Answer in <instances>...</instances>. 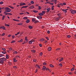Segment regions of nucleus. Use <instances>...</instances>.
Wrapping results in <instances>:
<instances>
[{"label": "nucleus", "mask_w": 76, "mask_h": 76, "mask_svg": "<svg viewBox=\"0 0 76 76\" xmlns=\"http://www.w3.org/2000/svg\"><path fill=\"white\" fill-rule=\"evenodd\" d=\"M4 9L5 11L7 12H10V9L9 8V7H5Z\"/></svg>", "instance_id": "obj_1"}, {"label": "nucleus", "mask_w": 76, "mask_h": 76, "mask_svg": "<svg viewBox=\"0 0 76 76\" xmlns=\"http://www.w3.org/2000/svg\"><path fill=\"white\" fill-rule=\"evenodd\" d=\"M70 11L72 15H74L75 13H76V10H70Z\"/></svg>", "instance_id": "obj_2"}, {"label": "nucleus", "mask_w": 76, "mask_h": 76, "mask_svg": "<svg viewBox=\"0 0 76 76\" xmlns=\"http://www.w3.org/2000/svg\"><path fill=\"white\" fill-rule=\"evenodd\" d=\"M0 61H6V59L5 58H1L0 59Z\"/></svg>", "instance_id": "obj_3"}, {"label": "nucleus", "mask_w": 76, "mask_h": 76, "mask_svg": "<svg viewBox=\"0 0 76 76\" xmlns=\"http://www.w3.org/2000/svg\"><path fill=\"white\" fill-rule=\"evenodd\" d=\"M61 17H58L56 18L55 19V20L56 21H58L59 20V19H60V18H61Z\"/></svg>", "instance_id": "obj_4"}, {"label": "nucleus", "mask_w": 76, "mask_h": 76, "mask_svg": "<svg viewBox=\"0 0 76 76\" xmlns=\"http://www.w3.org/2000/svg\"><path fill=\"white\" fill-rule=\"evenodd\" d=\"M48 50L49 51H50L51 50V47H49L48 48Z\"/></svg>", "instance_id": "obj_5"}, {"label": "nucleus", "mask_w": 76, "mask_h": 76, "mask_svg": "<svg viewBox=\"0 0 76 76\" xmlns=\"http://www.w3.org/2000/svg\"><path fill=\"white\" fill-rule=\"evenodd\" d=\"M37 18L39 19H41L42 18V16H37Z\"/></svg>", "instance_id": "obj_6"}, {"label": "nucleus", "mask_w": 76, "mask_h": 76, "mask_svg": "<svg viewBox=\"0 0 76 76\" xmlns=\"http://www.w3.org/2000/svg\"><path fill=\"white\" fill-rule=\"evenodd\" d=\"M44 41V38L41 39H40L39 40V41L40 42H43Z\"/></svg>", "instance_id": "obj_7"}, {"label": "nucleus", "mask_w": 76, "mask_h": 76, "mask_svg": "<svg viewBox=\"0 0 76 76\" xmlns=\"http://www.w3.org/2000/svg\"><path fill=\"white\" fill-rule=\"evenodd\" d=\"M20 6H21L22 5H25L26 4L25 3H20Z\"/></svg>", "instance_id": "obj_8"}, {"label": "nucleus", "mask_w": 76, "mask_h": 76, "mask_svg": "<svg viewBox=\"0 0 76 76\" xmlns=\"http://www.w3.org/2000/svg\"><path fill=\"white\" fill-rule=\"evenodd\" d=\"M44 14H43L42 13L40 12L39 14V15L40 16H43Z\"/></svg>", "instance_id": "obj_9"}, {"label": "nucleus", "mask_w": 76, "mask_h": 76, "mask_svg": "<svg viewBox=\"0 0 76 76\" xmlns=\"http://www.w3.org/2000/svg\"><path fill=\"white\" fill-rule=\"evenodd\" d=\"M29 8H30V9H32L34 8V7L33 6H32L29 7Z\"/></svg>", "instance_id": "obj_10"}, {"label": "nucleus", "mask_w": 76, "mask_h": 76, "mask_svg": "<svg viewBox=\"0 0 76 76\" xmlns=\"http://www.w3.org/2000/svg\"><path fill=\"white\" fill-rule=\"evenodd\" d=\"M36 67H37V68H38V69H40V67L39 66V65H36Z\"/></svg>", "instance_id": "obj_11"}, {"label": "nucleus", "mask_w": 76, "mask_h": 76, "mask_svg": "<svg viewBox=\"0 0 76 76\" xmlns=\"http://www.w3.org/2000/svg\"><path fill=\"white\" fill-rule=\"evenodd\" d=\"M0 61V63L1 64H3L4 63V61Z\"/></svg>", "instance_id": "obj_12"}, {"label": "nucleus", "mask_w": 76, "mask_h": 76, "mask_svg": "<svg viewBox=\"0 0 76 76\" xmlns=\"http://www.w3.org/2000/svg\"><path fill=\"white\" fill-rule=\"evenodd\" d=\"M56 1V0H52V1H51V2H56V1Z\"/></svg>", "instance_id": "obj_13"}, {"label": "nucleus", "mask_w": 76, "mask_h": 76, "mask_svg": "<svg viewBox=\"0 0 76 76\" xmlns=\"http://www.w3.org/2000/svg\"><path fill=\"white\" fill-rule=\"evenodd\" d=\"M46 69V67L45 66H43V68L42 69V70H44Z\"/></svg>", "instance_id": "obj_14"}, {"label": "nucleus", "mask_w": 76, "mask_h": 76, "mask_svg": "<svg viewBox=\"0 0 76 76\" xmlns=\"http://www.w3.org/2000/svg\"><path fill=\"white\" fill-rule=\"evenodd\" d=\"M62 11H63V12H65V13H66L67 12L66 10H64V9H63V10H62Z\"/></svg>", "instance_id": "obj_15"}, {"label": "nucleus", "mask_w": 76, "mask_h": 76, "mask_svg": "<svg viewBox=\"0 0 76 76\" xmlns=\"http://www.w3.org/2000/svg\"><path fill=\"white\" fill-rule=\"evenodd\" d=\"M57 15H58V16L59 18H61V14H60V13H58V14H57Z\"/></svg>", "instance_id": "obj_16"}, {"label": "nucleus", "mask_w": 76, "mask_h": 76, "mask_svg": "<svg viewBox=\"0 0 76 76\" xmlns=\"http://www.w3.org/2000/svg\"><path fill=\"white\" fill-rule=\"evenodd\" d=\"M28 28L30 29H32L33 28V27L31 26H28Z\"/></svg>", "instance_id": "obj_17"}, {"label": "nucleus", "mask_w": 76, "mask_h": 76, "mask_svg": "<svg viewBox=\"0 0 76 76\" xmlns=\"http://www.w3.org/2000/svg\"><path fill=\"white\" fill-rule=\"evenodd\" d=\"M31 52H32V53H35L36 51L34 50H31Z\"/></svg>", "instance_id": "obj_18"}, {"label": "nucleus", "mask_w": 76, "mask_h": 76, "mask_svg": "<svg viewBox=\"0 0 76 76\" xmlns=\"http://www.w3.org/2000/svg\"><path fill=\"white\" fill-rule=\"evenodd\" d=\"M23 24V23H18L17 25H20L21 26Z\"/></svg>", "instance_id": "obj_19"}, {"label": "nucleus", "mask_w": 76, "mask_h": 76, "mask_svg": "<svg viewBox=\"0 0 76 76\" xmlns=\"http://www.w3.org/2000/svg\"><path fill=\"white\" fill-rule=\"evenodd\" d=\"M13 20H14V21H17V22H19L20 21H19V20H17L15 19H13Z\"/></svg>", "instance_id": "obj_20"}, {"label": "nucleus", "mask_w": 76, "mask_h": 76, "mask_svg": "<svg viewBox=\"0 0 76 76\" xmlns=\"http://www.w3.org/2000/svg\"><path fill=\"white\" fill-rule=\"evenodd\" d=\"M13 61L15 62H16L17 61V59L15 58H14L13 59Z\"/></svg>", "instance_id": "obj_21"}, {"label": "nucleus", "mask_w": 76, "mask_h": 76, "mask_svg": "<svg viewBox=\"0 0 76 76\" xmlns=\"http://www.w3.org/2000/svg\"><path fill=\"white\" fill-rule=\"evenodd\" d=\"M29 22L30 20H29V19H27L26 21V23H29Z\"/></svg>", "instance_id": "obj_22"}, {"label": "nucleus", "mask_w": 76, "mask_h": 76, "mask_svg": "<svg viewBox=\"0 0 76 76\" xmlns=\"http://www.w3.org/2000/svg\"><path fill=\"white\" fill-rule=\"evenodd\" d=\"M2 53L3 54H5V53H6V52L5 51H3L2 52Z\"/></svg>", "instance_id": "obj_23"}, {"label": "nucleus", "mask_w": 76, "mask_h": 76, "mask_svg": "<svg viewBox=\"0 0 76 76\" xmlns=\"http://www.w3.org/2000/svg\"><path fill=\"white\" fill-rule=\"evenodd\" d=\"M63 60V58H61V59L60 60H59V61L61 62Z\"/></svg>", "instance_id": "obj_24"}, {"label": "nucleus", "mask_w": 76, "mask_h": 76, "mask_svg": "<svg viewBox=\"0 0 76 76\" xmlns=\"http://www.w3.org/2000/svg\"><path fill=\"white\" fill-rule=\"evenodd\" d=\"M74 70V68L73 67V68H72L71 70V71L72 72Z\"/></svg>", "instance_id": "obj_25"}, {"label": "nucleus", "mask_w": 76, "mask_h": 76, "mask_svg": "<svg viewBox=\"0 0 76 76\" xmlns=\"http://www.w3.org/2000/svg\"><path fill=\"white\" fill-rule=\"evenodd\" d=\"M54 6H52V7H51V10H53V9H54Z\"/></svg>", "instance_id": "obj_26"}, {"label": "nucleus", "mask_w": 76, "mask_h": 76, "mask_svg": "<svg viewBox=\"0 0 76 76\" xmlns=\"http://www.w3.org/2000/svg\"><path fill=\"white\" fill-rule=\"evenodd\" d=\"M32 42H31V41H30L28 42V43L29 44H31L32 43Z\"/></svg>", "instance_id": "obj_27"}, {"label": "nucleus", "mask_w": 76, "mask_h": 76, "mask_svg": "<svg viewBox=\"0 0 76 76\" xmlns=\"http://www.w3.org/2000/svg\"><path fill=\"white\" fill-rule=\"evenodd\" d=\"M34 23H38V21L36 20V21H34Z\"/></svg>", "instance_id": "obj_28"}, {"label": "nucleus", "mask_w": 76, "mask_h": 76, "mask_svg": "<svg viewBox=\"0 0 76 76\" xmlns=\"http://www.w3.org/2000/svg\"><path fill=\"white\" fill-rule=\"evenodd\" d=\"M6 58L7 59H8L9 58V57H8V55H6Z\"/></svg>", "instance_id": "obj_29"}, {"label": "nucleus", "mask_w": 76, "mask_h": 76, "mask_svg": "<svg viewBox=\"0 0 76 76\" xmlns=\"http://www.w3.org/2000/svg\"><path fill=\"white\" fill-rule=\"evenodd\" d=\"M32 21H33V22L36 21V20H35V19H34V18L32 19Z\"/></svg>", "instance_id": "obj_30"}, {"label": "nucleus", "mask_w": 76, "mask_h": 76, "mask_svg": "<svg viewBox=\"0 0 76 76\" xmlns=\"http://www.w3.org/2000/svg\"><path fill=\"white\" fill-rule=\"evenodd\" d=\"M47 10L48 11L47 12H50V8H48V9H47Z\"/></svg>", "instance_id": "obj_31"}, {"label": "nucleus", "mask_w": 76, "mask_h": 76, "mask_svg": "<svg viewBox=\"0 0 76 76\" xmlns=\"http://www.w3.org/2000/svg\"><path fill=\"white\" fill-rule=\"evenodd\" d=\"M45 12L44 11H43L42 12V13L43 14H45Z\"/></svg>", "instance_id": "obj_32"}, {"label": "nucleus", "mask_w": 76, "mask_h": 76, "mask_svg": "<svg viewBox=\"0 0 76 76\" xmlns=\"http://www.w3.org/2000/svg\"><path fill=\"white\" fill-rule=\"evenodd\" d=\"M33 12L35 13H37L38 12V11L36 10H33Z\"/></svg>", "instance_id": "obj_33"}, {"label": "nucleus", "mask_w": 76, "mask_h": 76, "mask_svg": "<svg viewBox=\"0 0 76 76\" xmlns=\"http://www.w3.org/2000/svg\"><path fill=\"white\" fill-rule=\"evenodd\" d=\"M59 66L60 67H62V64H59Z\"/></svg>", "instance_id": "obj_34"}, {"label": "nucleus", "mask_w": 76, "mask_h": 76, "mask_svg": "<svg viewBox=\"0 0 76 76\" xmlns=\"http://www.w3.org/2000/svg\"><path fill=\"white\" fill-rule=\"evenodd\" d=\"M13 53L15 54H17V53H18L17 51H15L14 52H13Z\"/></svg>", "instance_id": "obj_35"}, {"label": "nucleus", "mask_w": 76, "mask_h": 76, "mask_svg": "<svg viewBox=\"0 0 76 76\" xmlns=\"http://www.w3.org/2000/svg\"><path fill=\"white\" fill-rule=\"evenodd\" d=\"M3 54H0V57H1L2 56H3Z\"/></svg>", "instance_id": "obj_36"}, {"label": "nucleus", "mask_w": 76, "mask_h": 76, "mask_svg": "<svg viewBox=\"0 0 76 76\" xmlns=\"http://www.w3.org/2000/svg\"><path fill=\"white\" fill-rule=\"evenodd\" d=\"M27 7H25V6H23V7H22V8H21V9H22V8H26Z\"/></svg>", "instance_id": "obj_37"}, {"label": "nucleus", "mask_w": 76, "mask_h": 76, "mask_svg": "<svg viewBox=\"0 0 76 76\" xmlns=\"http://www.w3.org/2000/svg\"><path fill=\"white\" fill-rule=\"evenodd\" d=\"M25 40L27 41V42H28V40L27 39V37H25Z\"/></svg>", "instance_id": "obj_38"}, {"label": "nucleus", "mask_w": 76, "mask_h": 76, "mask_svg": "<svg viewBox=\"0 0 76 76\" xmlns=\"http://www.w3.org/2000/svg\"><path fill=\"white\" fill-rule=\"evenodd\" d=\"M5 18V16H3V17H2V20H4Z\"/></svg>", "instance_id": "obj_39"}, {"label": "nucleus", "mask_w": 76, "mask_h": 76, "mask_svg": "<svg viewBox=\"0 0 76 76\" xmlns=\"http://www.w3.org/2000/svg\"><path fill=\"white\" fill-rule=\"evenodd\" d=\"M31 3L32 4H34V2L33 1H31Z\"/></svg>", "instance_id": "obj_40"}, {"label": "nucleus", "mask_w": 76, "mask_h": 76, "mask_svg": "<svg viewBox=\"0 0 76 76\" xmlns=\"http://www.w3.org/2000/svg\"><path fill=\"white\" fill-rule=\"evenodd\" d=\"M2 50H3V51H5L6 50L5 49V48H2Z\"/></svg>", "instance_id": "obj_41"}, {"label": "nucleus", "mask_w": 76, "mask_h": 76, "mask_svg": "<svg viewBox=\"0 0 76 76\" xmlns=\"http://www.w3.org/2000/svg\"><path fill=\"white\" fill-rule=\"evenodd\" d=\"M50 66L51 67H53V66L52 64L50 65Z\"/></svg>", "instance_id": "obj_42"}, {"label": "nucleus", "mask_w": 76, "mask_h": 76, "mask_svg": "<svg viewBox=\"0 0 76 76\" xmlns=\"http://www.w3.org/2000/svg\"><path fill=\"white\" fill-rule=\"evenodd\" d=\"M3 1H1V2H0V4H3Z\"/></svg>", "instance_id": "obj_43"}, {"label": "nucleus", "mask_w": 76, "mask_h": 76, "mask_svg": "<svg viewBox=\"0 0 76 76\" xmlns=\"http://www.w3.org/2000/svg\"><path fill=\"white\" fill-rule=\"evenodd\" d=\"M23 19H28V18H27V17H23Z\"/></svg>", "instance_id": "obj_44"}, {"label": "nucleus", "mask_w": 76, "mask_h": 76, "mask_svg": "<svg viewBox=\"0 0 76 76\" xmlns=\"http://www.w3.org/2000/svg\"><path fill=\"white\" fill-rule=\"evenodd\" d=\"M12 48H10V49H9V50L10 51H12Z\"/></svg>", "instance_id": "obj_45"}, {"label": "nucleus", "mask_w": 76, "mask_h": 76, "mask_svg": "<svg viewBox=\"0 0 76 76\" xmlns=\"http://www.w3.org/2000/svg\"><path fill=\"white\" fill-rule=\"evenodd\" d=\"M39 54L40 55V56H41L42 55V53H40V54Z\"/></svg>", "instance_id": "obj_46"}, {"label": "nucleus", "mask_w": 76, "mask_h": 76, "mask_svg": "<svg viewBox=\"0 0 76 76\" xmlns=\"http://www.w3.org/2000/svg\"><path fill=\"white\" fill-rule=\"evenodd\" d=\"M59 4V5H61V6H63V4Z\"/></svg>", "instance_id": "obj_47"}, {"label": "nucleus", "mask_w": 76, "mask_h": 76, "mask_svg": "<svg viewBox=\"0 0 76 76\" xmlns=\"http://www.w3.org/2000/svg\"><path fill=\"white\" fill-rule=\"evenodd\" d=\"M5 26H8V27L10 26V25H8V24H5Z\"/></svg>", "instance_id": "obj_48"}, {"label": "nucleus", "mask_w": 76, "mask_h": 76, "mask_svg": "<svg viewBox=\"0 0 76 76\" xmlns=\"http://www.w3.org/2000/svg\"><path fill=\"white\" fill-rule=\"evenodd\" d=\"M13 68H15V69H17V67L16 66H13Z\"/></svg>", "instance_id": "obj_49"}, {"label": "nucleus", "mask_w": 76, "mask_h": 76, "mask_svg": "<svg viewBox=\"0 0 76 76\" xmlns=\"http://www.w3.org/2000/svg\"><path fill=\"white\" fill-rule=\"evenodd\" d=\"M17 57H18L20 58V56H16L15 57V58H17Z\"/></svg>", "instance_id": "obj_50"}, {"label": "nucleus", "mask_w": 76, "mask_h": 76, "mask_svg": "<svg viewBox=\"0 0 76 76\" xmlns=\"http://www.w3.org/2000/svg\"><path fill=\"white\" fill-rule=\"evenodd\" d=\"M63 4L64 5H66V4L65 3H63Z\"/></svg>", "instance_id": "obj_51"}, {"label": "nucleus", "mask_w": 76, "mask_h": 76, "mask_svg": "<svg viewBox=\"0 0 76 76\" xmlns=\"http://www.w3.org/2000/svg\"><path fill=\"white\" fill-rule=\"evenodd\" d=\"M2 28L3 30H5V28L4 26H3V27Z\"/></svg>", "instance_id": "obj_52"}, {"label": "nucleus", "mask_w": 76, "mask_h": 76, "mask_svg": "<svg viewBox=\"0 0 76 76\" xmlns=\"http://www.w3.org/2000/svg\"><path fill=\"white\" fill-rule=\"evenodd\" d=\"M46 64V63L45 62L43 63V65H45Z\"/></svg>", "instance_id": "obj_53"}, {"label": "nucleus", "mask_w": 76, "mask_h": 76, "mask_svg": "<svg viewBox=\"0 0 76 76\" xmlns=\"http://www.w3.org/2000/svg\"><path fill=\"white\" fill-rule=\"evenodd\" d=\"M49 4H50L51 5H53V4L52 3H50Z\"/></svg>", "instance_id": "obj_54"}, {"label": "nucleus", "mask_w": 76, "mask_h": 76, "mask_svg": "<svg viewBox=\"0 0 76 76\" xmlns=\"http://www.w3.org/2000/svg\"><path fill=\"white\" fill-rule=\"evenodd\" d=\"M67 37L68 38H69L71 37V36L70 35H68V36H67Z\"/></svg>", "instance_id": "obj_55"}, {"label": "nucleus", "mask_w": 76, "mask_h": 76, "mask_svg": "<svg viewBox=\"0 0 76 76\" xmlns=\"http://www.w3.org/2000/svg\"><path fill=\"white\" fill-rule=\"evenodd\" d=\"M22 41H23V39H21V40H20V41H19V42H22Z\"/></svg>", "instance_id": "obj_56"}, {"label": "nucleus", "mask_w": 76, "mask_h": 76, "mask_svg": "<svg viewBox=\"0 0 76 76\" xmlns=\"http://www.w3.org/2000/svg\"><path fill=\"white\" fill-rule=\"evenodd\" d=\"M33 62H36V60L35 59L33 60Z\"/></svg>", "instance_id": "obj_57"}, {"label": "nucleus", "mask_w": 76, "mask_h": 76, "mask_svg": "<svg viewBox=\"0 0 76 76\" xmlns=\"http://www.w3.org/2000/svg\"><path fill=\"white\" fill-rule=\"evenodd\" d=\"M23 14H24V13H20V15H22Z\"/></svg>", "instance_id": "obj_58"}, {"label": "nucleus", "mask_w": 76, "mask_h": 76, "mask_svg": "<svg viewBox=\"0 0 76 76\" xmlns=\"http://www.w3.org/2000/svg\"><path fill=\"white\" fill-rule=\"evenodd\" d=\"M45 38H46V39H48V40H49V39L48 38V37H46Z\"/></svg>", "instance_id": "obj_59"}, {"label": "nucleus", "mask_w": 76, "mask_h": 76, "mask_svg": "<svg viewBox=\"0 0 76 76\" xmlns=\"http://www.w3.org/2000/svg\"><path fill=\"white\" fill-rule=\"evenodd\" d=\"M8 64H9V65H12V63H10V62H9V63H8Z\"/></svg>", "instance_id": "obj_60"}, {"label": "nucleus", "mask_w": 76, "mask_h": 76, "mask_svg": "<svg viewBox=\"0 0 76 76\" xmlns=\"http://www.w3.org/2000/svg\"><path fill=\"white\" fill-rule=\"evenodd\" d=\"M60 4H58V7L60 8Z\"/></svg>", "instance_id": "obj_61"}, {"label": "nucleus", "mask_w": 76, "mask_h": 76, "mask_svg": "<svg viewBox=\"0 0 76 76\" xmlns=\"http://www.w3.org/2000/svg\"><path fill=\"white\" fill-rule=\"evenodd\" d=\"M47 33L48 34H49L50 33V31H47Z\"/></svg>", "instance_id": "obj_62"}, {"label": "nucleus", "mask_w": 76, "mask_h": 76, "mask_svg": "<svg viewBox=\"0 0 76 76\" xmlns=\"http://www.w3.org/2000/svg\"><path fill=\"white\" fill-rule=\"evenodd\" d=\"M15 42V41H11V43H13L14 42Z\"/></svg>", "instance_id": "obj_63"}, {"label": "nucleus", "mask_w": 76, "mask_h": 76, "mask_svg": "<svg viewBox=\"0 0 76 76\" xmlns=\"http://www.w3.org/2000/svg\"><path fill=\"white\" fill-rule=\"evenodd\" d=\"M31 41V42H34V39H32L31 40V41Z\"/></svg>", "instance_id": "obj_64"}]
</instances>
